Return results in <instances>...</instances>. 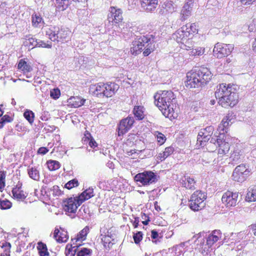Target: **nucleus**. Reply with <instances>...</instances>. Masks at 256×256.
<instances>
[{
	"label": "nucleus",
	"instance_id": "f257e3e1",
	"mask_svg": "<svg viewBox=\"0 0 256 256\" xmlns=\"http://www.w3.org/2000/svg\"><path fill=\"white\" fill-rule=\"evenodd\" d=\"M156 36L154 34H148L146 35L136 36L132 41L130 52L136 56L143 51L144 56H149L156 48Z\"/></svg>",
	"mask_w": 256,
	"mask_h": 256
},
{
	"label": "nucleus",
	"instance_id": "f03ea898",
	"mask_svg": "<svg viewBox=\"0 0 256 256\" xmlns=\"http://www.w3.org/2000/svg\"><path fill=\"white\" fill-rule=\"evenodd\" d=\"M154 104L166 117L173 116L176 108V96L172 90H160L154 96Z\"/></svg>",
	"mask_w": 256,
	"mask_h": 256
},
{
	"label": "nucleus",
	"instance_id": "7ed1b4c3",
	"mask_svg": "<svg viewBox=\"0 0 256 256\" xmlns=\"http://www.w3.org/2000/svg\"><path fill=\"white\" fill-rule=\"evenodd\" d=\"M215 96L218 100L220 105L224 108L234 106L238 100L236 88L233 86L226 84H221L217 86Z\"/></svg>",
	"mask_w": 256,
	"mask_h": 256
},
{
	"label": "nucleus",
	"instance_id": "20e7f679",
	"mask_svg": "<svg viewBox=\"0 0 256 256\" xmlns=\"http://www.w3.org/2000/svg\"><path fill=\"white\" fill-rule=\"evenodd\" d=\"M212 74L207 68L201 67L188 72L185 86L187 88H201L204 86L211 80Z\"/></svg>",
	"mask_w": 256,
	"mask_h": 256
},
{
	"label": "nucleus",
	"instance_id": "39448f33",
	"mask_svg": "<svg viewBox=\"0 0 256 256\" xmlns=\"http://www.w3.org/2000/svg\"><path fill=\"white\" fill-rule=\"evenodd\" d=\"M70 32L64 28H60L58 26H51L46 31V35L52 42L57 43H64L69 40Z\"/></svg>",
	"mask_w": 256,
	"mask_h": 256
},
{
	"label": "nucleus",
	"instance_id": "423d86ee",
	"mask_svg": "<svg viewBox=\"0 0 256 256\" xmlns=\"http://www.w3.org/2000/svg\"><path fill=\"white\" fill-rule=\"evenodd\" d=\"M206 198V194L201 190L194 192L190 196L189 206L194 211H198L205 206L204 200Z\"/></svg>",
	"mask_w": 256,
	"mask_h": 256
},
{
	"label": "nucleus",
	"instance_id": "0eeeda50",
	"mask_svg": "<svg viewBox=\"0 0 256 256\" xmlns=\"http://www.w3.org/2000/svg\"><path fill=\"white\" fill-rule=\"evenodd\" d=\"M159 177L152 171H144L136 174L134 177V180L137 182H140L144 186L155 184Z\"/></svg>",
	"mask_w": 256,
	"mask_h": 256
},
{
	"label": "nucleus",
	"instance_id": "6e6552de",
	"mask_svg": "<svg viewBox=\"0 0 256 256\" xmlns=\"http://www.w3.org/2000/svg\"><path fill=\"white\" fill-rule=\"evenodd\" d=\"M90 92L98 96H103L110 98L112 96V87L111 84H108L99 83L92 86L90 87Z\"/></svg>",
	"mask_w": 256,
	"mask_h": 256
},
{
	"label": "nucleus",
	"instance_id": "1a4fd4ad",
	"mask_svg": "<svg viewBox=\"0 0 256 256\" xmlns=\"http://www.w3.org/2000/svg\"><path fill=\"white\" fill-rule=\"evenodd\" d=\"M233 49L234 46L232 44L218 42L213 50L214 56L218 58H221L230 55Z\"/></svg>",
	"mask_w": 256,
	"mask_h": 256
},
{
	"label": "nucleus",
	"instance_id": "9d476101",
	"mask_svg": "<svg viewBox=\"0 0 256 256\" xmlns=\"http://www.w3.org/2000/svg\"><path fill=\"white\" fill-rule=\"evenodd\" d=\"M113 10H115L113 12V30L120 32L122 28H124V23L122 22V11L121 8L113 6Z\"/></svg>",
	"mask_w": 256,
	"mask_h": 256
},
{
	"label": "nucleus",
	"instance_id": "9b49d317",
	"mask_svg": "<svg viewBox=\"0 0 256 256\" xmlns=\"http://www.w3.org/2000/svg\"><path fill=\"white\" fill-rule=\"evenodd\" d=\"M249 173L250 171L246 167V165L241 164L234 170L232 176L234 180L242 182L246 180Z\"/></svg>",
	"mask_w": 256,
	"mask_h": 256
},
{
	"label": "nucleus",
	"instance_id": "f8f14e48",
	"mask_svg": "<svg viewBox=\"0 0 256 256\" xmlns=\"http://www.w3.org/2000/svg\"><path fill=\"white\" fill-rule=\"evenodd\" d=\"M238 192L227 191L222 198V201L227 208L235 206L236 205Z\"/></svg>",
	"mask_w": 256,
	"mask_h": 256
},
{
	"label": "nucleus",
	"instance_id": "ddd939ff",
	"mask_svg": "<svg viewBox=\"0 0 256 256\" xmlns=\"http://www.w3.org/2000/svg\"><path fill=\"white\" fill-rule=\"evenodd\" d=\"M134 122V118L132 116H128L121 120L118 127V136L127 132L132 126Z\"/></svg>",
	"mask_w": 256,
	"mask_h": 256
},
{
	"label": "nucleus",
	"instance_id": "4468645a",
	"mask_svg": "<svg viewBox=\"0 0 256 256\" xmlns=\"http://www.w3.org/2000/svg\"><path fill=\"white\" fill-rule=\"evenodd\" d=\"M186 26H182L178 30L173 34V38L178 42L184 44V42L190 37V32H187Z\"/></svg>",
	"mask_w": 256,
	"mask_h": 256
},
{
	"label": "nucleus",
	"instance_id": "2eb2a0df",
	"mask_svg": "<svg viewBox=\"0 0 256 256\" xmlns=\"http://www.w3.org/2000/svg\"><path fill=\"white\" fill-rule=\"evenodd\" d=\"M244 158V150L241 147L236 146L234 149L230 158L231 161L230 162L234 166L240 163Z\"/></svg>",
	"mask_w": 256,
	"mask_h": 256
},
{
	"label": "nucleus",
	"instance_id": "dca6fc26",
	"mask_svg": "<svg viewBox=\"0 0 256 256\" xmlns=\"http://www.w3.org/2000/svg\"><path fill=\"white\" fill-rule=\"evenodd\" d=\"M193 4L194 2L192 0H188L185 3L181 11L182 20H185L190 16Z\"/></svg>",
	"mask_w": 256,
	"mask_h": 256
},
{
	"label": "nucleus",
	"instance_id": "f3484780",
	"mask_svg": "<svg viewBox=\"0 0 256 256\" xmlns=\"http://www.w3.org/2000/svg\"><path fill=\"white\" fill-rule=\"evenodd\" d=\"M102 242L106 250L109 251L112 248V230L109 229L107 230L106 234L104 235L101 234Z\"/></svg>",
	"mask_w": 256,
	"mask_h": 256
},
{
	"label": "nucleus",
	"instance_id": "a211bd4d",
	"mask_svg": "<svg viewBox=\"0 0 256 256\" xmlns=\"http://www.w3.org/2000/svg\"><path fill=\"white\" fill-rule=\"evenodd\" d=\"M78 206L72 198H68L64 202V208L66 212L75 213Z\"/></svg>",
	"mask_w": 256,
	"mask_h": 256
},
{
	"label": "nucleus",
	"instance_id": "6ab92c4d",
	"mask_svg": "<svg viewBox=\"0 0 256 256\" xmlns=\"http://www.w3.org/2000/svg\"><path fill=\"white\" fill-rule=\"evenodd\" d=\"M158 0H141L142 6L148 12H152L156 8Z\"/></svg>",
	"mask_w": 256,
	"mask_h": 256
},
{
	"label": "nucleus",
	"instance_id": "aec40b11",
	"mask_svg": "<svg viewBox=\"0 0 256 256\" xmlns=\"http://www.w3.org/2000/svg\"><path fill=\"white\" fill-rule=\"evenodd\" d=\"M86 101V99L78 96H71L68 100L67 102L72 107L79 108L84 105Z\"/></svg>",
	"mask_w": 256,
	"mask_h": 256
},
{
	"label": "nucleus",
	"instance_id": "412c9836",
	"mask_svg": "<svg viewBox=\"0 0 256 256\" xmlns=\"http://www.w3.org/2000/svg\"><path fill=\"white\" fill-rule=\"evenodd\" d=\"M20 188L21 186L17 185L12 191L13 198L18 200H23L27 196V194H26Z\"/></svg>",
	"mask_w": 256,
	"mask_h": 256
},
{
	"label": "nucleus",
	"instance_id": "4be33fe9",
	"mask_svg": "<svg viewBox=\"0 0 256 256\" xmlns=\"http://www.w3.org/2000/svg\"><path fill=\"white\" fill-rule=\"evenodd\" d=\"M18 68L22 70L24 72V74L28 73L33 70L30 64L28 63L24 59H21L19 60L18 64Z\"/></svg>",
	"mask_w": 256,
	"mask_h": 256
},
{
	"label": "nucleus",
	"instance_id": "5701e85b",
	"mask_svg": "<svg viewBox=\"0 0 256 256\" xmlns=\"http://www.w3.org/2000/svg\"><path fill=\"white\" fill-rule=\"evenodd\" d=\"M225 137L226 135L224 132L222 133L220 132L219 133L216 132L214 133L212 137L211 136L210 142L214 144L217 147L218 144L222 142V140H224V138Z\"/></svg>",
	"mask_w": 256,
	"mask_h": 256
},
{
	"label": "nucleus",
	"instance_id": "b1692460",
	"mask_svg": "<svg viewBox=\"0 0 256 256\" xmlns=\"http://www.w3.org/2000/svg\"><path fill=\"white\" fill-rule=\"evenodd\" d=\"M216 233L217 234H220V230H214L212 234L209 235L206 238V245H207L208 248H210L214 242H216L219 240V236L214 234Z\"/></svg>",
	"mask_w": 256,
	"mask_h": 256
},
{
	"label": "nucleus",
	"instance_id": "393cba45",
	"mask_svg": "<svg viewBox=\"0 0 256 256\" xmlns=\"http://www.w3.org/2000/svg\"><path fill=\"white\" fill-rule=\"evenodd\" d=\"M182 186L187 189L192 190L195 189L196 181L192 178L185 176L184 180H182Z\"/></svg>",
	"mask_w": 256,
	"mask_h": 256
},
{
	"label": "nucleus",
	"instance_id": "a878e982",
	"mask_svg": "<svg viewBox=\"0 0 256 256\" xmlns=\"http://www.w3.org/2000/svg\"><path fill=\"white\" fill-rule=\"evenodd\" d=\"M74 0H56V7L59 11H64L71 4L72 2Z\"/></svg>",
	"mask_w": 256,
	"mask_h": 256
},
{
	"label": "nucleus",
	"instance_id": "bb28decb",
	"mask_svg": "<svg viewBox=\"0 0 256 256\" xmlns=\"http://www.w3.org/2000/svg\"><path fill=\"white\" fill-rule=\"evenodd\" d=\"M246 200L248 202L256 201V186L250 187L248 188Z\"/></svg>",
	"mask_w": 256,
	"mask_h": 256
},
{
	"label": "nucleus",
	"instance_id": "cd10ccee",
	"mask_svg": "<svg viewBox=\"0 0 256 256\" xmlns=\"http://www.w3.org/2000/svg\"><path fill=\"white\" fill-rule=\"evenodd\" d=\"M32 26L34 28H40L44 24V22L40 14H32Z\"/></svg>",
	"mask_w": 256,
	"mask_h": 256
},
{
	"label": "nucleus",
	"instance_id": "c85d7f7f",
	"mask_svg": "<svg viewBox=\"0 0 256 256\" xmlns=\"http://www.w3.org/2000/svg\"><path fill=\"white\" fill-rule=\"evenodd\" d=\"M226 137L224 138V140L218 144V147L220 148L219 152L220 154H226L228 153L230 148V145L228 141H226Z\"/></svg>",
	"mask_w": 256,
	"mask_h": 256
},
{
	"label": "nucleus",
	"instance_id": "c756f323",
	"mask_svg": "<svg viewBox=\"0 0 256 256\" xmlns=\"http://www.w3.org/2000/svg\"><path fill=\"white\" fill-rule=\"evenodd\" d=\"M144 108L142 106H138L134 107L133 112L136 120H140L144 118Z\"/></svg>",
	"mask_w": 256,
	"mask_h": 256
},
{
	"label": "nucleus",
	"instance_id": "7c9ffc66",
	"mask_svg": "<svg viewBox=\"0 0 256 256\" xmlns=\"http://www.w3.org/2000/svg\"><path fill=\"white\" fill-rule=\"evenodd\" d=\"M178 6V4H173L172 2H170V1L166 0L162 4V7L164 9H165L166 12L172 13L176 11Z\"/></svg>",
	"mask_w": 256,
	"mask_h": 256
},
{
	"label": "nucleus",
	"instance_id": "2f4dec72",
	"mask_svg": "<svg viewBox=\"0 0 256 256\" xmlns=\"http://www.w3.org/2000/svg\"><path fill=\"white\" fill-rule=\"evenodd\" d=\"M80 244L78 246L76 245L72 246V244H67L66 248L65 254L66 256H74L76 254L77 249L80 246Z\"/></svg>",
	"mask_w": 256,
	"mask_h": 256
},
{
	"label": "nucleus",
	"instance_id": "473e14b6",
	"mask_svg": "<svg viewBox=\"0 0 256 256\" xmlns=\"http://www.w3.org/2000/svg\"><path fill=\"white\" fill-rule=\"evenodd\" d=\"M89 232V228L88 226H85L79 233L77 234L76 238L72 239V240H76V242L79 240H84L86 239V236Z\"/></svg>",
	"mask_w": 256,
	"mask_h": 256
},
{
	"label": "nucleus",
	"instance_id": "72a5a7b5",
	"mask_svg": "<svg viewBox=\"0 0 256 256\" xmlns=\"http://www.w3.org/2000/svg\"><path fill=\"white\" fill-rule=\"evenodd\" d=\"M30 177L34 180H38L40 179L39 170L35 167H32L28 170Z\"/></svg>",
	"mask_w": 256,
	"mask_h": 256
},
{
	"label": "nucleus",
	"instance_id": "f704fd0d",
	"mask_svg": "<svg viewBox=\"0 0 256 256\" xmlns=\"http://www.w3.org/2000/svg\"><path fill=\"white\" fill-rule=\"evenodd\" d=\"M37 248L40 256H49V252H48L46 244L42 242H40L38 243Z\"/></svg>",
	"mask_w": 256,
	"mask_h": 256
},
{
	"label": "nucleus",
	"instance_id": "c9c22d12",
	"mask_svg": "<svg viewBox=\"0 0 256 256\" xmlns=\"http://www.w3.org/2000/svg\"><path fill=\"white\" fill-rule=\"evenodd\" d=\"M92 253V250L86 248H81L80 247L78 248L76 252V256H90Z\"/></svg>",
	"mask_w": 256,
	"mask_h": 256
},
{
	"label": "nucleus",
	"instance_id": "e433bc0d",
	"mask_svg": "<svg viewBox=\"0 0 256 256\" xmlns=\"http://www.w3.org/2000/svg\"><path fill=\"white\" fill-rule=\"evenodd\" d=\"M48 168L50 170H55L60 168V164L58 162L50 160L47 162Z\"/></svg>",
	"mask_w": 256,
	"mask_h": 256
},
{
	"label": "nucleus",
	"instance_id": "4c0bfd02",
	"mask_svg": "<svg viewBox=\"0 0 256 256\" xmlns=\"http://www.w3.org/2000/svg\"><path fill=\"white\" fill-rule=\"evenodd\" d=\"M0 244H2L0 246L4 248V253L2 254H4L6 256H10V249L11 248V244L10 242H0Z\"/></svg>",
	"mask_w": 256,
	"mask_h": 256
},
{
	"label": "nucleus",
	"instance_id": "58836bf2",
	"mask_svg": "<svg viewBox=\"0 0 256 256\" xmlns=\"http://www.w3.org/2000/svg\"><path fill=\"white\" fill-rule=\"evenodd\" d=\"M24 116L30 124L33 123L34 114L32 110H26L24 113Z\"/></svg>",
	"mask_w": 256,
	"mask_h": 256
},
{
	"label": "nucleus",
	"instance_id": "ea45409f",
	"mask_svg": "<svg viewBox=\"0 0 256 256\" xmlns=\"http://www.w3.org/2000/svg\"><path fill=\"white\" fill-rule=\"evenodd\" d=\"M80 194L82 197H83L86 198V200H88L94 196V190L92 188H89Z\"/></svg>",
	"mask_w": 256,
	"mask_h": 256
},
{
	"label": "nucleus",
	"instance_id": "a19ab883",
	"mask_svg": "<svg viewBox=\"0 0 256 256\" xmlns=\"http://www.w3.org/2000/svg\"><path fill=\"white\" fill-rule=\"evenodd\" d=\"M204 52V48L201 47H196V48H192L190 54L192 56H200Z\"/></svg>",
	"mask_w": 256,
	"mask_h": 256
},
{
	"label": "nucleus",
	"instance_id": "79ce46f5",
	"mask_svg": "<svg viewBox=\"0 0 256 256\" xmlns=\"http://www.w3.org/2000/svg\"><path fill=\"white\" fill-rule=\"evenodd\" d=\"M68 238L67 232L62 230L60 233L58 238H56V241L59 243L65 242L67 241Z\"/></svg>",
	"mask_w": 256,
	"mask_h": 256
},
{
	"label": "nucleus",
	"instance_id": "37998d69",
	"mask_svg": "<svg viewBox=\"0 0 256 256\" xmlns=\"http://www.w3.org/2000/svg\"><path fill=\"white\" fill-rule=\"evenodd\" d=\"M12 207V202L8 200L0 199V208L2 210H8Z\"/></svg>",
	"mask_w": 256,
	"mask_h": 256
},
{
	"label": "nucleus",
	"instance_id": "c03bdc74",
	"mask_svg": "<svg viewBox=\"0 0 256 256\" xmlns=\"http://www.w3.org/2000/svg\"><path fill=\"white\" fill-rule=\"evenodd\" d=\"M183 26H186L188 28L187 32H190V36L191 35L192 36L194 34L198 32V29L195 24H188Z\"/></svg>",
	"mask_w": 256,
	"mask_h": 256
},
{
	"label": "nucleus",
	"instance_id": "a18cd8bd",
	"mask_svg": "<svg viewBox=\"0 0 256 256\" xmlns=\"http://www.w3.org/2000/svg\"><path fill=\"white\" fill-rule=\"evenodd\" d=\"M78 184L79 182L78 180L76 178H74L66 183L65 184V188L68 190H70L74 187L78 186Z\"/></svg>",
	"mask_w": 256,
	"mask_h": 256
},
{
	"label": "nucleus",
	"instance_id": "49530a36",
	"mask_svg": "<svg viewBox=\"0 0 256 256\" xmlns=\"http://www.w3.org/2000/svg\"><path fill=\"white\" fill-rule=\"evenodd\" d=\"M229 125H230V122L226 120V119L224 118L222 120V124H220L218 126V130H219L220 132H221V131H223V132L225 131L226 132H226L227 127Z\"/></svg>",
	"mask_w": 256,
	"mask_h": 256
},
{
	"label": "nucleus",
	"instance_id": "de8ad7c7",
	"mask_svg": "<svg viewBox=\"0 0 256 256\" xmlns=\"http://www.w3.org/2000/svg\"><path fill=\"white\" fill-rule=\"evenodd\" d=\"M204 234H205V233L204 232H200L198 234H195L193 236V238H196L195 242H196L197 241L198 242H199L200 241V246H203L204 244V242H205V240H204Z\"/></svg>",
	"mask_w": 256,
	"mask_h": 256
},
{
	"label": "nucleus",
	"instance_id": "09e8293b",
	"mask_svg": "<svg viewBox=\"0 0 256 256\" xmlns=\"http://www.w3.org/2000/svg\"><path fill=\"white\" fill-rule=\"evenodd\" d=\"M182 45L181 48L183 49H185L186 50H192L193 48V45L192 43V40L190 38H188V40L184 42V44H182Z\"/></svg>",
	"mask_w": 256,
	"mask_h": 256
},
{
	"label": "nucleus",
	"instance_id": "8fccbe9b",
	"mask_svg": "<svg viewBox=\"0 0 256 256\" xmlns=\"http://www.w3.org/2000/svg\"><path fill=\"white\" fill-rule=\"evenodd\" d=\"M60 96V91L58 88H54L50 91V96L54 100H57Z\"/></svg>",
	"mask_w": 256,
	"mask_h": 256
},
{
	"label": "nucleus",
	"instance_id": "3c124183",
	"mask_svg": "<svg viewBox=\"0 0 256 256\" xmlns=\"http://www.w3.org/2000/svg\"><path fill=\"white\" fill-rule=\"evenodd\" d=\"M143 234L142 232L134 233L133 238L136 244H138L142 240Z\"/></svg>",
	"mask_w": 256,
	"mask_h": 256
},
{
	"label": "nucleus",
	"instance_id": "603ef678",
	"mask_svg": "<svg viewBox=\"0 0 256 256\" xmlns=\"http://www.w3.org/2000/svg\"><path fill=\"white\" fill-rule=\"evenodd\" d=\"M200 130L202 132H204V136H212L213 134L214 128L212 126H208Z\"/></svg>",
	"mask_w": 256,
	"mask_h": 256
},
{
	"label": "nucleus",
	"instance_id": "864d4df0",
	"mask_svg": "<svg viewBox=\"0 0 256 256\" xmlns=\"http://www.w3.org/2000/svg\"><path fill=\"white\" fill-rule=\"evenodd\" d=\"M12 120V119L10 116L4 115L0 120V128H2L6 122H10Z\"/></svg>",
	"mask_w": 256,
	"mask_h": 256
},
{
	"label": "nucleus",
	"instance_id": "5fc2aeb1",
	"mask_svg": "<svg viewBox=\"0 0 256 256\" xmlns=\"http://www.w3.org/2000/svg\"><path fill=\"white\" fill-rule=\"evenodd\" d=\"M225 118L226 119V120L230 122V124H232L236 118V115L232 112H228Z\"/></svg>",
	"mask_w": 256,
	"mask_h": 256
},
{
	"label": "nucleus",
	"instance_id": "6e6d98bb",
	"mask_svg": "<svg viewBox=\"0 0 256 256\" xmlns=\"http://www.w3.org/2000/svg\"><path fill=\"white\" fill-rule=\"evenodd\" d=\"M248 28L250 32L256 31V18H254L250 24L248 26Z\"/></svg>",
	"mask_w": 256,
	"mask_h": 256
},
{
	"label": "nucleus",
	"instance_id": "4d7b16f0",
	"mask_svg": "<svg viewBox=\"0 0 256 256\" xmlns=\"http://www.w3.org/2000/svg\"><path fill=\"white\" fill-rule=\"evenodd\" d=\"M74 202L76 201L75 203L76 204V206H80L86 200V198L81 196V194L78 197L74 198Z\"/></svg>",
	"mask_w": 256,
	"mask_h": 256
},
{
	"label": "nucleus",
	"instance_id": "13d9d810",
	"mask_svg": "<svg viewBox=\"0 0 256 256\" xmlns=\"http://www.w3.org/2000/svg\"><path fill=\"white\" fill-rule=\"evenodd\" d=\"M28 43L30 45L33 46V48L38 47V40L35 38H28Z\"/></svg>",
	"mask_w": 256,
	"mask_h": 256
},
{
	"label": "nucleus",
	"instance_id": "bf43d9fd",
	"mask_svg": "<svg viewBox=\"0 0 256 256\" xmlns=\"http://www.w3.org/2000/svg\"><path fill=\"white\" fill-rule=\"evenodd\" d=\"M174 149L172 146L167 147L165 148L164 151L163 152V155L165 156L166 157H168L173 153Z\"/></svg>",
	"mask_w": 256,
	"mask_h": 256
},
{
	"label": "nucleus",
	"instance_id": "052dcab7",
	"mask_svg": "<svg viewBox=\"0 0 256 256\" xmlns=\"http://www.w3.org/2000/svg\"><path fill=\"white\" fill-rule=\"evenodd\" d=\"M50 190L53 192L52 194L54 196H59L61 194V190L58 186H52Z\"/></svg>",
	"mask_w": 256,
	"mask_h": 256
},
{
	"label": "nucleus",
	"instance_id": "680f3d73",
	"mask_svg": "<svg viewBox=\"0 0 256 256\" xmlns=\"http://www.w3.org/2000/svg\"><path fill=\"white\" fill-rule=\"evenodd\" d=\"M86 142L88 144V145L92 148H95L97 146L98 144L93 138H88L86 140Z\"/></svg>",
	"mask_w": 256,
	"mask_h": 256
},
{
	"label": "nucleus",
	"instance_id": "e2e57ef3",
	"mask_svg": "<svg viewBox=\"0 0 256 256\" xmlns=\"http://www.w3.org/2000/svg\"><path fill=\"white\" fill-rule=\"evenodd\" d=\"M212 136H204L202 139V143H200V146H204L206 145V142H208Z\"/></svg>",
	"mask_w": 256,
	"mask_h": 256
},
{
	"label": "nucleus",
	"instance_id": "0e129e2a",
	"mask_svg": "<svg viewBox=\"0 0 256 256\" xmlns=\"http://www.w3.org/2000/svg\"><path fill=\"white\" fill-rule=\"evenodd\" d=\"M90 212L88 206L83 205L80 209L78 212L80 214L83 215V214H84V215L86 214H88Z\"/></svg>",
	"mask_w": 256,
	"mask_h": 256
},
{
	"label": "nucleus",
	"instance_id": "69168bd1",
	"mask_svg": "<svg viewBox=\"0 0 256 256\" xmlns=\"http://www.w3.org/2000/svg\"><path fill=\"white\" fill-rule=\"evenodd\" d=\"M49 151V149L46 147H40L38 150V154L42 155L46 154Z\"/></svg>",
	"mask_w": 256,
	"mask_h": 256
},
{
	"label": "nucleus",
	"instance_id": "338daca9",
	"mask_svg": "<svg viewBox=\"0 0 256 256\" xmlns=\"http://www.w3.org/2000/svg\"><path fill=\"white\" fill-rule=\"evenodd\" d=\"M38 47H42V48H51L52 45L49 44H46L42 40H38Z\"/></svg>",
	"mask_w": 256,
	"mask_h": 256
},
{
	"label": "nucleus",
	"instance_id": "774afa93",
	"mask_svg": "<svg viewBox=\"0 0 256 256\" xmlns=\"http://www.w3.org/2000/svg\"><path fill=\"white\" fill-rule=\"evenodd\" d=\"M204 136V132H202L200 130L197 137V144H200V143H202V139Z\"/></svg>",
	"mask_w": 256,
	"mask_h": 256
}]
</instances>
